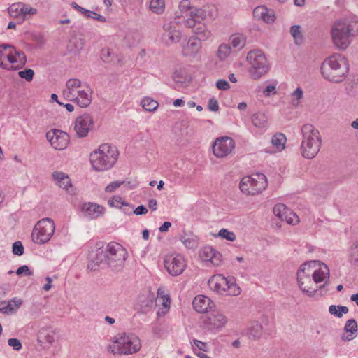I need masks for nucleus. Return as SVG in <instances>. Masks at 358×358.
<instances>
[{"instance_id": "f257e3e1", "label": "nucleus", "mask_w": 358, "mask_h": 358, "mask_svg": "<svg viewBox=\"0 0 358 358\" xmlns=\"http://www.w3.org/2000/svg\"><path fill=\"white\" fill-rule=\"evenodd\" d=\"M320 70L326 80L335 83H341L348 73V61L341 55H331L322 62Z\"/></svg>"}, {"instance_id": "f03ea898", "label": "nucleus", "mask_w": 358, "mask_h": 358, "mask_svg": "<svg viewBox=\"0 0 358 358\" xmlns=\"http://www.w3.org/2000/svg\"><path fill=\"white\" fill-rule=\"evenodd\" d=\"M358 34V21L347 20H338L334 22L331 29V36L335 46L339 49L345 50L351 42V38Z\"/></svg>"}, {"instance_id": "7ed1b4c3", "label": "nucleus", "mask_w": 358, "mask_h": 358, "mask_svg": "<svg viewBox=\"0 0 358 358\" xmlns=\"http://www.w3.org/2000/svg\"><path fill=\"white\" fill-rule=\"evenodd\" d=\"M119 152L115 146L104 143L98 150L90 154L92 167L99 171H105L113 166L117 160Z\"/></svg>"}, {"instance_id": "20e7f679", "label": "nucleus", "mask_w": 358, "mask_h": 358, "mask_svg": "<svg viewBox=\"0 0 358 358\" xmlns=\"http://www.w3.org/2000/svg\"><path fill=\"white\" fill-rule=\"evenodd\" d=\"M302 142L301 152L304 158L313 159L321 148V136L317 129L312 124H307L301 127Z\"/></svg>"}, {"instance_id": "39448f33", "label": "nucleus", "mask_w": 358, "mask_h": 358, "mask_svg": "<svg viewBox=\"0 0 358 358\" xmlns=\"http://www.w3.org/2000/svg\"><path fill=\"white\" fill-rule=\"evenodd\" d=\"M114 338L115 345L108 347V350L113 354L129 355L136 353L141 349V341L135 334L122 333Z\"/></svg>"}, {"instance_id": "423d86ee", "label": "nucleus", "mask_w": 358, "mask_h": 358, "mask_svg": "<svg viewBox=\"0 0 358 358\" xmlns=\"http://www.w3.org/2000/svg\"><path fill=\"white\" fill-rule=\"evenodd\" d=\"M316 264H320V262L314 260L305 262L301 265L296 274L299 288L309 297L314 296L318 291L317 287H313L315 282L310 278L311 266L313 264L315 266Z\"/></svg>"}, {"instance_id": "0eeeda50", "label": "nucleus", "mask_w": 358, "mask_h": 358, "mask_svg": "<svg viewBox=\"0 0 358 358\" xmlns=\"http://www.w3.org/2000/svg\"><path fill=\"white\" fill-rule=\"evenodd\" d=\"M247 61L250 66V74L254 80L259 79L268 71L267 59L260 50L250 51L247 55Z\"/></svg>"}, {"instance_id": "6e6552de", "label": "nucleus", "mask_w": 358, "mask_h": 358, "mask_svg": "<svg viewBox=\"0 0 358 358\" xmlns=\"http://www.w3.org/2000/svg\"><path fill=\"white\" fill-rule=\"evenodd\" d=\"M266 176L257 173L254 176L243 177L239 184L241 191L245 194H256L262 192L267 187Z\"/></svg>"}, {"instance_id": "1a4fd4ad", "label": "nucleus", "mask_w": 358, "mask_h": 358, "mask_svg": "<svg viewBox=\"0 0 358 358\" xmlns=\"http://www.w3.org/2000/svg\"><path fill=\"white\" fill-rule=\"evenodd\" d=\"M55 231V225L51 219H42L36 223L33 229L32 241L37 244H44L50 241Z\"/></svg>"}, {"instance_id": "9d476101", "label": "nucleus", "mask_w": 358, "mask_h": 358, "mask_svg": "<svg viewBox=\"0 0 358 358\" xmlns=\"http://www.w3.org/2000/svg\"><path fill=\"white\" fill-rule=\"evenodd\" d=\"M127 250L120 244L110 242L107 245V265L113 270L119 271L124 266Z\"/></svg>"}, {"instance_id": "9b49d317", "label": "nucleus", "mask_w": 358, "mask_h": 358, "mask_svg": "<svg viewBox=\"0 0 358 358\" xmlns=\"http://www.w3.org/2000/svg\"><path fill=\"white\" fill-rule=\"evenodd\" d=\"M164 264L167 272L172 276L180 275L186 268L185 260L180 255L166 256Z\"/></svg>"}, {"instance_id": "f8f14e48", "label": "nucleus", "mask_w": 358, "mask_h": 358, "mask_svg": "<svg viewBox=\"0 0 358 358\" xmlns=\"http://www.w3.org/2000/svg\"><path fill=\"white\" fill-rule=\"evenodd\" d=\"M47 140L52 147L58 150H64L69 144L70 138L66 132L59 129H52L46 133Z\"/></svg>"}, {"instance_id": "ddd939ff", "label": "nucleus", "mask_w": 358, "mask_h": 358, "mask_svg": "<svg viewBox=\"0 0 358 358\" xmlns=\"http://www.w3.org/2000/svg\"><path fill=\"white\" fill-rule=\"evenodd\" d=\"M94 124V119L90 114L85 113L78 116L76 119L74 126L76 136L79 138L86 137L89 131L93 129Z\"/></svg>"}, {"instance_id": "4468645a", "label": "nucleus", "mask_w": 358, "mask_h": 358, "mask_svg": "<svg viewBox=\"0 0 358 358\" xmlns=\"http://www.w3.org/2000/svg\"><path fill=\"white\" fill-rule=\"evenodd\" d=\"M162 40L166 46L178 43L181 39V32L174 22H166L162 27Z\"/></svg>"}, {"instance_id": "2eb2a0df", "label": "nucleus", "mask_w": 358, "mask_h": 358, "mask_svg": "<svg viewBox=\"0 0 358 358\" xmlns=\"http://www.w3.org/2000/svg\"><path fill=\"white\" fill-rule=\"evenodd\" d=\"M235 148L234 141L230 137H220L213 145V152L217 157H224Z\"/></svg>"}, {"instance_id": "dca6fc26", "label": "nucleus", "mask_w": 358, "mask_h": 358, "mask_svg": "<svg viewBox=\"0 0 358 358\" xmlns=\"http://www.w3.org/2000/svg\"><path fill=\"white\" fill-rule=\"evenodd\" d=\"M80 210L90 220H95L105 213V208L96 203L88 202L81 205Z\"/></svg>"}, {"instance_id": "f3484780", "label": "nucleus", "mask_w": 358, "mask_h": 358, "mask_svg": "<svg viewBox=\"0 0 358 358\" xmlns=\"http://www.w3.org/2000/svg\"><path fill=\"white\" fill-rule=\"evenodd\" d=\"M227 322V317L220 312L211 313L205 320V325L208 329H218Z\"/></svg>"}, {"instance_id": "a211bd4d", "label": "nucleus", "mask_w": 358, "mask_h": 358, "mask_svg": "<svg viewBox=\"0 0 358 358\" xmlns=\"http://www.w3.org/2000/svg\"><path fill=\"white\" fill-rule=\"evenodd\" d=\"M319 265H322V266L313 271L312 273L313 280L315 284L324 281V283L322 285L316 286L317 289H324L329 284V279L330 277L329 269L328 266L320 262Z\"/></svg>"}, {"instance_id": "6ab92c4d", "label": "nucleus", "mask_w": 358, "mask_h": 358, "mask_svg": "<svg viewBox=\"0 0 358 358\" xmlns=\"http://www.w3.org/2000/svg\"><path fill=\"white\" fill-rule=\"evenodd\" d=\"M103 263L107 264V248L106 250L99 248L94 254L92 253L90 255V262L87 265V268L91 271H96L99 265Z\"/></svg>"}, {"instance_id": "aec40b11", "label": "nucleus", "mask_w": 358, "mask_h": 358, "mask_svg": "<svg viewBox=\"0 0 358 358\" xmlns=\"http://www.w3.org/2000/svg\"><path fill=\"white\" fill-rule=\"evenodd\" d=\"M192 306L196 312L203 313L210 310L214 306V303L209 297L199 295L194 299Z\"/></svg>"}, {"instance_id": "412c9836", "label": "nucleus", "mask_w": 358, "mask_h": 358, "mask_svg": "<svg viewBox=\"0 0 358 358\" xmlns=\"http://www.w3.org/2000/svg\"><path fill=\"white\" fill-rule=\"evenodd\" d=\"M253 16L257 20H262L266 23H272L275 20V13L264 6H257L253 10Z\"/></svg>"}, {"instance_id": "4be33fe9", "label": "nucleus", "mask_w": 358, "mask_h": 358, "mask_svg": "<svg viewBox=\"0 0 358 358\" xmlns=\"http://www.w3.org/2000/svg\"><path fill=\"white\" fill-rule=\"evenodd\" d=\"M358 325L355 319L348 320L344 327L345 333L341 336L343 341L353 340L357 335Z\"/></svg>"}, {"instance_id": "5701e85b", "label": "nucleus", "mask_w": 358, "mask_h": 358, "mask_svg": "<svg viewBox=\"0 0 358 358\" xmlns=\"http://www.w3.org/2000/svg\"><path fill=\"white\" fill-rule=\"evenodd\" d=\"M52 178L59 187L66 191H69V188L72 187L70 178L64 172L54 171L52 173Z\"/></svg>"}, {"instance_id": "b1692460", "label": "nucleus", "mask_w": 358, "mask_h": 358, "mask_svg": "<svg viewBox=\"0 0 358 358\" xmlns=\"http://www.w3.org/2000/svg\"><path fill=\"white\" fill-rule=\"evenodd\" d=\"M273 213L274 215L279 218L281 221H284V217L289 213V215L294 217L296 220H298V216L296 213H293L290 209L287 208V207L283 203H278L273 208Z\"/></svg>"}, {"instance_id": "393cba45", "label": "nucleus", "mask_w": 358, "mask_h": 358, "mask_svg": "<svg viewBox=\"0 0 358 358\" xmlns=\"http://www.w3.org/2000/svg\"><path fill=\"white\" fill-rule=\"evenodd\" d=\"M223 282H227V278H222L220 276H213L209 280H208V286L209 287L219 293H221L222 291H226V287L223 286Z\"/></svg>"}, {"instance_id": "a878e982", "label": "nucleus", "mask_w": 358, "mask_h": 358, "mask_svg": "<svg viewBox=\"0 0 358 358\" xmlns=\"http://www.w3.org/2000/svg\"><path fill=\"white\" fill-rule=\"evenodd\" d=\"M201 41L197 38H190L186 47L183 48V54L187 55L189 53L186 51H190L192 55H195L201 48Z\"/></svg>"}, {"instance_id": "bb28decb", "label": "nucleus", "mask_w": 358, "mask_h": 358, "mask_svg": "<svg viewBox=\"0 0 358 358\" xmlns=\"http://www.w3.org/2000/svg\"><path fill=\"white\" fill-rule=\"evenodd\" d=\"M229 41L233 48L240 50L246 43V37L241 34H235L231 36Z\"/></svg>"}, {"instance_id": "cd10ccee", "label": "nucleus", "mask_w": 358, "mask_h": 358, "mask_svg": "<svg viewBox=\"0 0 358 358\" xmlns=\"http://www.w3.org/2000/svg\"><path fill=\"white\" fill-rule=\"evenodd\" d=\"M193 31L196 36V38L200 41H206L210 36V32L206 29L205 24H201V22H198Z\"/></svg>"}, {"instance_id": "c85d7f7f", "label": "nucleus", "mask_w": 358, "mask_h": 358, "mask_svg": "<svg viewBox=\"0 0 358 358\" xmlns=\"http://www.w3.org/2000/svg\"><path fill=\"white\" fill-rule=\"evenodd\" d=\"M248 335L250 338H252L253 339L259 338L262 334V324L257 322L254 321L250 323L248 327Z\"/></svg>"}, {"instance_id": "c756f323", "label": "nucleus", "mask_w": 358, "mask_h": 358, "mask_svg": "<svg viewBox=\"0 0 358 358\" xmlns=\"http://www.w3.org/2000/svg\"><path fill=\"white\" fill-rule=\"evenodd\" d=\"M76 101L80 107H87L92 101L91 95L85 90H80L78 92V96L76 98Z\"/></svg>"}, {"instance_id": "7c9ffc66", "label": "nucleus", "mask_w": 358, "mask_h": 358, "mask_svg": "<svg viewBox=\"0 0 358 358\" xmlns=\"http://www.w3.org/2000/svg\"><path fill=\"white\" fill-rule=\"evenodd\" d=\"M252 122L255 127L264 128L267 124V117L263 113H257L252 116Z\"/></svg>"}, {"instance_id": "2f4dec72", "label": "nucleus", "mask_w": 358, "mask_h": 358, "mask_svg": "<svg viewBox=\"0 0 358 358\" xmlns=\"http://www.w3.org/2000/svg\"><path fill=\"white\" fill-rule=\"evenodd\" d=\"M70 45L71 46V51L74 53H80L83 49L85 45V40L80 37L73 36L70 41Z\"/></svg>"}, {"instance_id": "473e14b6", "label": "nucleus", "mask_w": 358, "mask_h": 358, "mask_svg": "<svg viewBox=\"0 0 358 358\" xmlns=\"http://www.w3.org/2000/svg\"><path fill=\"white\" fill-rule=\"evenodd\" d=\"M150 9L155 14H162L165 10L164 0H151L150 2Z\"/></svg>"}, {"instance_id": "72a5a7b5", "label": "nucleus", "mask_w": 358, "mask_h": 358, "mask_svg": "<svg viewBox=\"0 0 358 358\" xmlns=\"http://www.w3.org/2000/svg\"><path fill=\"white\" fill-rule=\"evenodd\" d=\"M141 106L145 110L152 112L158 108L159 103L154 99H152L149 97H145L142 99Z\"/></svg>"}, {"instance_id": "f704fd0d", "label": "nucleus", "mask_w": 358, "mask_h": 358, "mask_svg": "<svg viewBox=\"0 0 358 358\" xmlns=\"http://www.w3.org/2000/svg\"><path fill=\"white\" fill-rule=\"evenodd\" d=\"M286 141V136L282 133H278L272 137L271 143L278 150H282L285 148Z\"/></svg>"}, {"instance_id": "c9c22d12", "label": "nucleus", "mask_w": 358, "mask_h": 358, "mask_svg": "<svg viewBox=\"0 0 358 358\" xmlns=\"http://www.w3.org/2000/svg\"><path fill=\"white\" fill-rule=\"evenodd\" d=\"M231 48L228 44H221L217 50V55L220 61L225 60L231 54Z\"/></svg>"}, {"instance_id": "e433bc0d", "label": "nucleus", "mask_w": 358, "mask_h": 358, "mask_svg": "<svg viewBox=\"0 0 358 358\" xmlns=\"http://www.w3.org/2000/svg\"><path fill=\"white\" fill-rule=\"evenodd\" d=\"M39 336L50 344L53 343L56 338L55 332L49 329H41L39 332Z\"/></svg>"}, {"instance_id": "4c0bfd02", "label": "nucleus", "mask_w": 358, "mask_h": 358, "mask_svg": "<svg viewBox=\"0 0 358 358\" xmlns=\"http://www.w3.org/2000/svg\"><path fill=\"white\" fill-rule=\"evenodd\" d=\"M182 243L185 245L186 248L189 249H194L197 248L198 242L195 237L189 236L187 235H185L180 238Z\"/></svg>"}, {"instance_id": "58836bf2", "label": "nucleus", "mask_w": 358, "mask_h": 358, "mask_svg": "<svg viewBox=\"0 0 358 358\" xmlns=\"http://www.w3.org/2000/svg\"><path fill=\"white\" fill-rule=\"evenodd\" d=\"M213 252H215L214 248L211 246H205L201 249L199 255L203 261L208 262L213 257Z\"/></svg>"}, {"instance_id": "ea45409f", "label": "nucleus", "mask_w": 358, "mask_h": 358, "mask_svg": "<svg viewBox=\"0 0 358 358\" xmlns=\"http://www.w3.org/2000/svg\"><path fill=\"white\" fill-rule=\"evenodd\" d=\"M21 7L20 2L13 3L8 7V12L9 15L14 18L22 17Z\"/></svg>"}, {"instance_id": "a19ab883", "label": "nucleus", "mask_w": 358, "mask_h": 358, "mask_svg": "<svg viewBox=\"0 0 358 358\" xmlns=\"http://www.w3.org/2000/svg\"><path fill=\"white\" fill-rule=\"evenodd\" d=\"M190 17L196 19L198 22H201L202 20H206L204 6L202 8L196 7L192 8V10L190 11Z\"/></svg>"}, {"instance_id": "79ce46f5", "label": "nucleus", "mask_w": 358, "mask_h": 358, "mask_svg": "<svg viewBox=\"0 0 358 358\" xmlns=\"http://www.w3.org/2000/svg\"><path fill=\"white\" fill-rule=\"evenodd\" d=\"M290 34L296 44H300L302 42L303 35L301 32V27L299 25L292 26L290 28Z\"/></svg>"}, {"instance_id": "37998d69", "label": "nucleus", "mask_w": 358, "mask_h": 358, "mask_svg": "<svg viewBox=\"0 0 358 358\" xmlns=\"http://www.w3.org/2000/svg\"><path fill=\"white\" fill-rule=\"evenodd\" d=\"M22 6V20H24L25 17L27 15H34L37 13V10L36 8L30 7L29 5L25 4L24 3L20 2Z\"/></svg>"}, {"instance_id": "c03bdc74", "label": "nucleus", "mask_w": 358, "mask_h": 358, "mask_svg": "<svg viewBox=\"0 0 358 358\" xmlns=\"http://www.w3.org/2000/svg\"><path fill=\"white\" fill-rule=\"evenodd\" d=\"M350 262L355 266H358V243H355L350 248Z\"/></svg>"}, {"instance_id": "a18cd8bd", "label": "nucleus", "mask_w": 358, "mask_h": 358, "mask_svg": "<svg viewBox=\"0 0 358 358\" xmlns=\"http://www.w3.org/2000/svg\"><path fill=\"white\" fill-rule=\"evenodd\" d=\"M204 10L206 13V19L213 20L217 15V9L213 5L204 6Z\"/></svg>"}, {"instance_id": "49530a36", "label": "nucleus", "mask_w": 358, "mask_h": 358, "mask_svg": "<svg viewBox=\"0 0 358 358\" xmlns=\"http://www.w3.org/2000/svg\"><path fill=\"white\" fill-rule=\"evenodd\" d=\"M303 90L301 87H297L292 94V97L294 99L292 101V103L294 106H298L300 103V100L303 97Z\"/></svg>"}, {"instance_id": "de8ad7c7", "label": "nucleus", "mask_w": 358, "mask_h": 358, "mask_svg": "<svg viewBox=\"0 0 358 358\" xmlns=\"http://www.w3.org/2000/svg\"><path fill=\"white\" fill-rule=\"evenodd\" d=\"M12 252L17 256H22L24 254V248L21 241H17L13 243Z\"/></svg>"}, {"instance_id": "09e8293b", "label": "nucleus", "mask_w": 358, "mask_h": 358, "mask_svg": "<svg viewBox=\"0 0 358 358\" xmlns=\"http://www.w3.org/2000/svg\"><path fill=\"white\" fill-rule=\"evenodd\" d=\"M218 236L227 241H234L236 239V235L234 232L228 231L227 229H222L219 231Z\"/></svg>"}, {"instance_id": "8fccbe9b", "label": "nucleus", "mask_w": 358, "mask_h": 358, "mask_svg": "<svg viewBox=\"0 0 358 358\" xmlns=\"http://www.w3.org/2000/svg\"><path fill=\"white\" fill-rule=\"evenodd\" d=\"M15 57H17V62L19 64L16 66V69H21L23 67L27 62V57L25 54L22 51H17L15 50Z\"/></svg>"}, {"instance_id": "3c124183", "label": "nucleus", "mask_w": 358, "mask_h": 358, "mask_svg": "<svg viewBox=\"0 0 358 358\" xmlns=\"http://www.w3.org/2000/svg\"><path fill=\"white\" fill-rule=\"evenodd\" d=\"M34 75V70H32L31 69H27L24 71H20L18 72V76L20 78H24L27 81H29V82L33 80Z\"/></svg>"}, {"instance_id": "603ef678", "label": "nucleus", "mask_w": 358, "mask_h": 358, "mask_svg": "<svg viewBox=\"0 0 358 358\" xmlns=\"http://www.w3.org/2000/svg\"><path fill=\"white\" fill-rule=\"evenodd\" d=\"M13 48V47L8 44L0 45V67H1L3 69H8V65H4V64L3 62V58L6 57V55L4 54V51L7 48Z\"/></svg>"}, {"instance_id": "864d4df0", "label": "nucleus", "mask_w": 358, "mask_h": 358, "mask_svg": "<svg viewBox=\"0 0 358 358\" xmlns=\"http://www.w3.org/2000/svg\"><path fill=\"white\" fill-rule=\"evenodd\" d=\"M124 202L125 201H122L121 196L115 195L108 201V205L111 207L120 208L122 203H124Z\"/></svg>"}, {"instance_id": "5fc2aeb1", "label": "nucleus", "mask_w": 358, "mask_h": 358, "mask_svg": "<svg viewBox=\"0 0 358 358\" xmlns=\"http://www.w3.org/2000/svg\"><path fill=\"white\" fill-rule=\"evenodd\" d=\"M229 294L233 296H237L241 293L240 288L234 282V278H231V282L230 285H228Z\"/></svg>"}, {"instance_id": "6e6d98bb", "label": "nucleus", "mask_w": 358, "mask_h": 358, "mask_svg": "<svg viewBox=\"0 0 358 358\" xmlns=\"http://www.w3.org/2000/svg\"><path fill=\"white\" fill-rule=\"evenodd\" d=\"M15 273L17 275H21L24 274L25 276H31L33 275V272L30 271L29 266L27 265L20 266L17 269Z\"/></svg>"}, {"instance_id": "4d7b16f0", "label": "nucleus", "mask_w": 358, "mask_h": 358, "mask_svg": "<svg viewBox=\"0 0 358 358\" xmlns=\"http://www.w3.org/2000/svg\"><path fill=\"white\" fill-rule=\"evenodd\" d=\"M67 88L70 90H73L76 88H78L81 86V82L78 79H69L66 84Z\"/></svg>"}, {"instance_id": "13d9d810", "label": "nucleus", "mask_w": 358, "mask_h": 358, "mask_svg": "<svg viewBox=\"0 0 358 358\" xmlns=\"http://www.w3.org/2000/svg\"><path fill=\"white\" fill-rule=\"evenodd\" d=\"M8 344L9 346L12 347L14 350H17V351H19L22 348L20 341L17 338L8 339Z\"/></svg>"}, {"instance_id": "bf43d9fd", "label": "nucleus", "mask_w": 358, "mask_h": 358, "mask_svg": "<svg viewBox=\"0 0 358 358\" xmlns=\"http://www.w3.org/2000/svg\"><path fill=\"white\" fill-rule=\"evenodd\" d=\"M123 183H124V181H122V182L113 181V182H110L108 185L106 186V187L105 188V191L106 192H113Z\"/></svg>"}, {"instance_id": "052dcab7", "label": "nucleus", "mask_w": 358, "mask_h": 358, "mask_svg": "<svg viewBox=\"0 0 358 358\" xmlns=\"http://www.w3.org/2000/svg\"><path fill=\"white\" fill-rule=\"evenodd\" d=\"M179 8L182 12H186L189 10L191 11L192 8H194V7L191 6V3L189 0H182L180 2Z\"/></svg>"}, {"instance_id": "680f3d73", "label": "nucleus", "mask_w": 358, "mask_h": 358, "mask_svg": "<svg viewBox=\"0 0 358 358\" xmlns=\"http://www.w3.org/2000/svg\"><path fill=\"white\" fill-rule=\"evenodd\" d=\"M208 108L210 110L217 112L219 110L218 101L215 98H211L208 103Z\"/></svg>"}, {"instance_id": "e2e57ef3", "label": "nucleus", "mask_w": 358, "mask_h": 358, "mask_svg": "<svg viewBox=\"0 0 358 358\" xmlns=\"http://www.w3.org/2000/svg\"><path fill=\"white\" fill-rule=\"evenodd\" d=\"M133 208H134V206L127 202H124V203H122V205L120 206V209H122V212L125 215H131V213H133Z\"/></svg>"}, {"instance_id": "0e129e2a", "label": "nucleus", "mask_w": 358, "mask_h": 358, "mask_svg": "<svg viewBox=\"0 0 358 358\" xmlns=\"http://www.w3.org/2000/svg\"><path fill=\"white\" fill-rule=\"evenodd\" d=\"M216 87L219 90H227L230 88V85L227 80H223V79H219L216 82Z\"/></svg>"}, {"instance_id": "69168bd1", "label": "nucleus", "mask_w": 358, "mask_h": 358, "mask_svg": "<svg viewBox=\"0 0 358 358\" xmlns=\"http://www.w3.org/2000/svg\"><path fill=\"white\" fill-rule=\"evenodd\" d=\"M222 255L215 250V252H213V256L210 258V261L213 264L218 266L221 262Z\"/></svg>"}, {"instance_id": "338daca9", "label": "nucleus", "mask_w": 358, "mask_h": 358, "mask_svg": "<svg viewBox=\"0 0 358 358\" xmlns=\"http://www.w3.org/2000/svg\"><path fill=\"white\" fill-rule=\"evenodd\" d=\"M147 208L143 205L138 206L136 208L133 210V213L136 215H145L148 213Z\"/></svg>"}, {"instance_id": "774afa93", "label": "nucleus", "mask_w": 358, "mask_h": 358, "mask_svg": "<svg viewBox=\"0 0 358 358\" xmlns=\"http://www.w3.org/2000/svg\"><path fill=\"white\" fill-rule=\"evenodd\" d=\"M197 24H198L197 20L195 19L194 17H190V18H188L185 21L186 27H189V28H193V29H194V27H196V25Z\"/></svg>"}]
</instances>
